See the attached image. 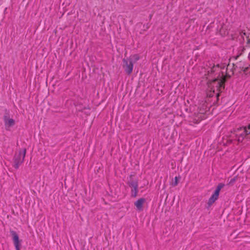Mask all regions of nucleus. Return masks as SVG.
Listing matches in <instances>:
<instances>
[{
  "mask_svg": "<svg viewBox=\"0 0 250 250\" xmlns=\"http://www.w3.org/2000/svg\"><path fill=\"white\" fill-rule=\"evenodd\" d=\"M26 153V148L20 150L16 152L14 155L13 160V167L16 169H18L20 166L22 164L24 161V158Z\"/></svg>",
  "mask_w": 250,
  "mask_h": 250,
  "instance_id": "obj_1",
  "label": "nucleus"
},
{
  "mask_svg": "<svg viewBox=\"0 0 250 250\" xmlns=\"http://www.w3.org/2000/svg\"><path fill=\"white\" fill-rule=\"evenodd\" d=\"M247 131L248 130L244 128V127H240L234 130L231 137L233 138L235 137L234 139L237 140L238 142H242L245 138H248V135L247 133Z\"/></svg>",
  "mask_w": 250,
  "mask_h": 250,
  "instance_id": "obj_2",
  "label": "nucleus"
},
{
  "mask_svg": "<svg viewBox=\"0 0 250 250\" xmlns=\"http://www.w3.org/2000/svg\"><path fill=\"white\" fill-rule=\"evenodd\" d=\"M123 67L125 72L127 74H130L132 72L133 69V62L130 59H124Z\"/></svg>",
  "mask_w": 250,
  "mask_h": 250,
  "instance_id": "obj_3",
  "label": "nucleus"
},
{
  "mask_svg": "<svg viewBox=\"0 0 250 250\" xmlns=\"http://www.w3.org/2000/svg\"><path fill=\"white\" fill-rule=\"evenodd\" d=\"M10 233L13 237V240L16 250H20L21 240H19V236L16 231L11 230Z\"/></svg>",
  "mask_w": 250,
  "mask_h": 250,
  "instance_id": "obj_4",
  "label": "nucleus"
},
{
  "mask_svg": "<svg viewBox=\"0 0 250 250\" xmlns=\"http://www.w3.org/2000/svg\"><path fill=\"white\" fill-rule=\"evenodd\" d=\"M129 186L131 188V196L132 197L135 198L137 196V194L139 192V189L138 188V183L136 181H132Z\"/></svg>",
  "mask_w": 250,
  "mask_h": 250,
  "instance_id": "obj_5",
  "label": "nucleus"
},
{
  "mask_svg": "<svg viewBox=\"0 0 250 250\" xmlns=\"http://www.w3.org/2000/svg\"><path fill=\"white\" fill-rule=\"evenodd\" d=\"M219 195V193H218L217 191H216L215 190L214 192L212 195L211 196V197L209 198L208 201V207H210L213 203L215 202L216 200H217L218 198Z\"/></svg>",
  "mask_w": 250,
  "mask_h": 250,
  "instance_id": "obj_6",
  "label": "nucleus"
},
{
  "mask_svg": "<svg viewBox=\"0 0 250 250\" xmlns=\"http://www.w3.org/2000/svg\"><path fill=\"white\" fill-rule=\"evenodd\" d=\"M4 121L5 126L8 127L14 125L15 123V121L13 119L8 118L6 116L4 117Z\"/></svg>",
  "mask_w": 250,
  "mask_h": 250,
  "instance_id": "obj_7",
  "label": "nucleus"
},
{
  "mask_svg": "<svg viewBox=\"0 0 250 250\" xmlns=\"http://www.w3.org/2000/svg\"><path fill=\"white\" fill-rule=\"evenodd\" d=\"M222 76L220 81L218 82L219 87L220 88L224 89L225 86V83L227 82V78L224 76V72H222Z\"/></svg>",
  "mask_w": 250,
  "mask_h": 250,
  "instance_id": "obj_8",
  "label": "nucleus"
},
{
  "mask_svg": "<svg viewBox=\"0 0 250 250\" xmlns=\"http://www.w3.org/2000/svg\"><path fill=\"white\" fill-rule=\"evenodd\" d=\"M238 180L237 176H235L233 178L231 179L230 181H229L228 185L229 186H232L234 185V184L235 183V182Z\"/></svg>",
  "mask_w": 250,
  "mask_h": 250,
  "instance_id": "obj_9",
  "label": "nucleus"
},
{
  "mask_svg": "<svg viewBox=\"0 0 250 250\" xmlns=\"http://www.w3.org/2000/svg\"><path fill=\"white\" fill-rule=\"evenodd\" d=\"M180 178H181V177L180 176H179L178 177H177V176L175 177L174 181L172 183V185L173 187H175L178 185V184L179 183V179Z\"/></svg>",
  "mask_w": 250,
  "mask_h": 250,
  "instance_id": "obj_10",
  "label": "nucleus"
},
{
  "mask_svg": "<svg viewBox=\"0 0 250 250\" xmlns=\"http://www.w3.org/2000/svg\"><path fill=\"white\" fill-rule=\"evenodd\" d=\"M225 186V184H223V183H219L218 184V185H217V187L215 189V191H217L218 193L220 192V190L223 188H224Z\"/></svg>",
  "mask_w": 250,
  "mask_h": 250,
  "instance_id": "obj_11",
  "label": "nucleus"
},
{
  "mask_svg": "<svg viewBox=\"0 0 250 250\" xmlns=\"http://www.w3.org/2000/svg\"><path fill=\"white\" fill-rule=\"evenodd\" d=\"M138 210H141V199H138L135 203Z\"/></svg>",
  "mask_w": 250,
  "mask_h": 250,
  "instance_id": "obj_12",
  "label": "nucleus"
},
{
  "mask_svg": "<svg viewBox=\"0 0 250 250\" xmlns=\"http://www.w3.org/2000/svg\"><path fill=\"white\" fill-rule=\"evenodd\" d=\"M244 128H246L248 130V132L247 133L249 135L250 134V124L249 125L247 126L244 127Z\"/></svg>",
  "mask_w": 250,
  "mask_h": 250,
  "instance_id": "obj_13",
  "label": "nucleus"
},
{
  "mask_svg": "<svg viewBox=\"0 0 250 250\" xmlns=\"http://www.w3.org/2000/svg\"><path fill=\"white\" fill-rule=\"evenodd\" d=\"M216 67H220L221 69H224L226 67V65L224 64H217L216 65Z\"/></svg>",
  "mask_w": 250,
  "mask_h": 250,
  "instance_id": "obj_14",
  "label": "nucleus"
},
{
  "mask_svg": "<svg viewBox=\"0 0 250 250\" xmlns=\"http://www.w3.org/2000/svg\"><path fill=\"white\" fill-rule=\"evenodd\" d=\"M224 76H226V78H230L231 77V75H229L228 73L226 72V74L224 75Z\"/></svg>",
  "mask_w": 250,
  "mask_h": 250,
  "instance_id": "obj_15",
  "label": "nucleus"
},
{
  "mask_svg": "<svg viewBox=\"0 0 250 250\" xmlns=\"http://www.w3.org/2000/svg\"><path fill=\"white\" fill-rule=\"evenodd\" d=\"M247 41L248 43L250 42V34L247 37Z\"/></svg>",
  "mask_w": 250,
  "mask_h": 250,
  "instance_id": "obj_16",
  "label": "nucleus"
},
{
  "mask_svg": "<svg viewBox=\"0 0 250 250\" xmlns=\"http://www.w3.org/2000/svg\"><path fill=\"white\" fill-rule=\"evenodd\" d=\"M141 201H142V207H143V204L144 203L145 201V199L143 198H142V199H141Z\"/></svg>",
  "mask_w": 250,
  "mask_h": 250,
  "instance_id": "obj_17",
  "label": "nucleus"
},
{
  "mask_svg": "<svg viewBox=\"0 0 250 250\" xmlns=\"http://www.w3.org/2000/svg\"><path fill=\"white\" fill-rule=\"evenodd\" d=\"M238 57V56H237L236 57V58H235V59H237Z\"/></svg>",
  "mask_w": 250,
  "mask_h": 250,
  "instance_id": "obj_18",
  "label": "nucleus"
},
{
  "mask_svg": "<svg viewBox=\"0 0 250 250\" xmlns=\"http://www.w3.org/2000/svg\"><path fill=\"white\" fill-rule=\"evenodd\" d=\"M229 64L228 65H227V70H228V67H229Z\"/></svg>",
  "mask_w": 250,
  "mask_h": 250,
  "instance_id": "obj_19",
  "label": "nucleus"
},
{
  "mask_svg": "<svg viewBox=\"0 0 250 250\" xmlns=\"http://www.w3.org/2000/svg\"><path fill=\"white\" fill-rule=\"evenodd\" d=\"M219 95L218 94L216 96L218 97L219 96Z\"/></svg>",
  "mask_w": 250,
  "mask_h": 250,
  "instance_id": "obj_20",
  "label": "nucleus"
},
{
  "mask_svg": "<svg viewBox=\"0 0 250 250\" xmlns=\"http://www.w3.org/2000/svg\"><path fill=\"white\" fill-rule=\"evenodd\" d=\"M233 71H232V75H233Z\"/></svg>",
  "mask_w": 250,
  "mask_h": 250,
  "instance_id": "obj_21",
  "label": "nucleus"
}]
</instances>
